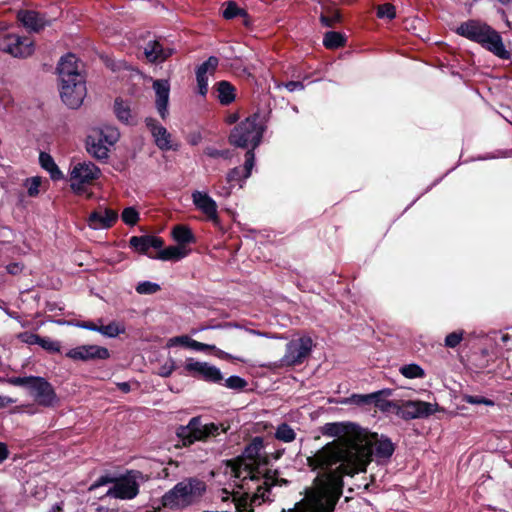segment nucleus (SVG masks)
Returning a JSON list of instances; mask_svg holds the SVG:
<instances>
[{
  "instance_id": "2",
  "label": "nucleus",
  "mask_w": 512,
  "mask_h": 512,
  "mask_svg": "<svg viewBox=\"0 0 512 512\" xmlns=\"http://www.w3.org/2000/svg\"><path fill=\"white\" fill-rule=\"evenodd\" d=\"M263 449V439L255 437L244 449L241 458L232 466V472L236 479H243V488L247 489L252 505H261L269 500L270 490L273 486L286 484L284 479H278L276 472L268 471L257 464V458Z\"/></svg>"
},
{
  "instance_id": "32",
  "label": "nucleus",
  "mask_w": 512,
  "mask_h": 512,
  "mask_svg": "<svg viewBox=\"0 0 512 512\" xmlns=\"http://www.w3.org/2000/svg\"><path fill=\"white\" fill-rule=\"evenodd\" d=\"M172 237L179 246H185L195 242L191 229L185 225H176L172 230Z\"/></svg>"
},
{
  "instance_id": "6",
  "label": "nucleus",
  "mask_w": 512,
  "mask_h": 512,
  "mask_svg": "<svg viewBox=\"0 0 512 512\" xmlns=\"http://www.w3.org/2000/svg\"><path fill=\"white\" fill-rule=\"evenodd\" d=\"M227 431L223 423H204L200 416L193 417L187 425H181L176 430V435L184 446H189L196 441H206Z\"/></svg>"
},
{
  "instance_id": "60",
  "label": "nucleus",
  "mask_w": 512,
  "mask_h": 512,
  "mask_svg": "<svg viewBox=\"0 0 512 512\" xmlns=\"http://www.w3.org/2000/svg\"><path fill=\"white\" fill-rule=\"evenodd\" d=\"M214 351H215L216 356L221 358V359L227 360V359H231L232 358V356L230 354H228V353H226V352H224V351H222L220 349L216 348Z\"/></svg>"
},
{
  "instance_id": "10",
  "label": "nucleus",
  "mask_w": 512,
  "mask_h": 512,
  "mask_svg": "<svg viewBox=\"0 0 512 512\" xmlns=\"http://www.w3.org/2000/svg\"><path fill=\"white\" fill-rule=\"evenodd\" d=\"M255 165V154L252 151H247L245 154V163L243 169L239 167H234L226 175L227 184H218L215 187V194L217 196L228 198L234 186L236 184L239 185L240 188L243 187L244 182L251 176L252 169Z\"/></svg>"
},
{
  "instance_id": "15",
  "label": "nucleus",
  "mask_w": 512,
  "mask_h": 512,
  "mask_svg": "<svg viewBox=\"0 0 512 512\" xmlns=\"http://www.w3.org/2000/svg\"><path fill=\"white\" fill-rule=\"evenodd\" d=\"M438 410L436 403L424 401H405L401 405L397 404L396 414L404 420L417 418H426Z\"/></svg>"
},
{
  "instance_id": "8",
  "label": "nucleus",
  "mask_w": 512,
  "mask_h": 512,
  "mask_svg": "<svg viewBox=\"0 0 512 512\" xmlns=\"http://www.w3.org/2000/svg\"><path fill=\"white\" fill-rule=\"evenodd\" d=\"M257 117H248L240 122L229 136V142L240 148H249L252 151L260 144L263 129L257 123Z\"/></svg>"
},
{
  "instance_id": "12",
  "label": "nucleus",
  "mask_w": 512,
  "mask_h": 512,
  "mask_svg": "<svg viewBox=\"0 0 512 512\" xmlns=\"http://www.w3.org/2000/svg\"><path fill=\"white\" fill-rule=\"evenodd\" d=\"M314 344L310 336L292 339L286 345V352L281 358V366L302 364L312 351Z\"/></svg>"
},
{
  "instance_id": "19",
  "label": "nucleus",
  "mask_w": 512,
  "mask_h": 512,
  "mask_svg": "<svg viewBox=\"0 0 512 512\" xmlns=\"http://www.w3.org/2000/svg\"><path fill=\"white\" fill-rule=\"evenodd\" d=\"M153 90L155 91L156 99L155 106L156 110L159 113L160 117L163 120H166L169 111H168V103H169V94H170V84L168 80L158 79L153 82Z\"/></svg>"
},
{
  "instance_id": "13",
  "label": "nucleus",
  "mask_w": 512,
  "mask_h": 512,
  "mask_svg": "<svg viewBox=\"0 0 512 512\" xmlns=\"http://www.w3.org/2000/svg\"><path fill=\"white\" fill-rule=\"evenodd\" d=\"M100 176V169L92 162L76 163L70 173L71 189L80 194L84 186L91 184Z\"/></svg>"
},
{
  "instance_id": "46",
  "label": "nucleus",
  "mask_w": 512,
  "mask_h": 512,
  "mask_svg": "<svg viewBox=\"0 0 512 512\" xmlns=\"http://www.w3.org/2000/svg\"><path fill=\"white\" fill-rule=\"evenodd\" d=\"M463 401L466 403H469V404H473V405H480V404H483L486 406L494 405V402L492 400L487 399L480 395H464Z\"/></svg>"
},
{
  "instance_id": "33",
  "label": "nucleus",
  "mask_w": 512,
  "mask_h": 512,
  "mask_svg": "<svg viewBox=\"0 0 512 512\" xmlns=\"http://www.w3.org/2000/svg\"><path fill=\"white\" fill-rule=\"evenodd\" d=\"M217 98L222 105H229L235 100V88L227 81L217 84Z\"/></svg>"
},
{
  "instance_id": "54",
  "label": "nucleus",
  "mask_w": 512,
  "mask_h": 512,
  "mask_svg": "<svg viewBox=\"0 0 512 512\" xmlns=\"http://www.w3.org/2000/svg\"><path fill=\"white\" fill-rule=\"evenodd\" d=\"M75 326L82 328V329H87L90 331L100 332V325H97L96 323H94L92 321L77 322V323H75Z\"/></svg>"
},
{
  "instance_id": "31",
  "label": "nucleus",
  "mask_w": 512,
  "mask_h": 512,
  "mask_svg": "<svg viewBox=\"0 0 512 512\" xmlns=\"http://www.w3.org/2000/svg\"><path fill=\"white\" fill-rule=\"evenodd\" d=\"M224 5H225V8L222 11V15L225 19L230 20V19H233V18L239 16V17L243 18V24L245 26L250 25V20H249L247 12L244 9L240 8L235 2L229 1V2L225 3Z\"/></svg>"
},
{
  "instance_id": "4",
  "label": "nucleus",
  "mask_w": 512,
  "mask_h": 512,
  "mask_svg": "<svg viewBox=\"0 0 512 512\" xmlns=\"http://www.w3.org/2000/svg\"><path fill=\"white\" fill-rule=\"evenodd\" d=\"M207 491L205 481L197 477L184 478L162 496L164 507L185 509L198 504Z\"/></svg>"
},
{
  "instance_id": "17",
  "label": "nucleus",
  "mask_w": 512,
  "mask_h": 512,
  "mask_svg": "<svg viewBox=\"0 0 512 512\" xmlns=\"http://www.w3.org/2000/svg\"><path fill=\"white\" fill-rule=\"evenodd\" d=\"M66 357L74 361L103 360L109 357V351L98 345H81L67 351Z\"/></svg>"
},
{
  "instance_id": "42",
  "label": "nucleus",
  "mask_w": 512,
  "mask_h": 512,
  "mask_svg": "<svg viewBox=\"0 0 512 512\" xmlns=\"http://www.w3.org/2000/svg\"><path fill=\"white\" fill-rule=\"evenodd\" d=\"M377 16L382 19L392 20L396 16L395 6L390 3L379 5L377 7Z\"/></svg>"
},
{
  "instance_id": "49",
  "label": "nucleus",
  "mask_w": 512,
  "mask_h": 512,
  "mask_svg": "<svg viewBox=\"0 0 512 512\" xmlns=\"http://www.w3.org/2000/svg\"><path fill=\"white\" fill-rule=\"evenodd\" d=\"M205 155H207L210 158H224L228 159L231 157V153L229 150H218L214 147H207L204 150Z\"/></svg>"
},
{
  "instance_id": "62",
  "label": "nucleus",
  "mask_w": 512,
  "mask_h": 512,
  "mask_svg": "<svg viewBox=\"0 0 512 512\" xmlns=\"http://www.w3.org/2000/svg\"><path fill=\"white\" fill-rule=\"evenodd\" d=\"M117 385H118L119 389L124 393H128L130 391V385L128 382H121V383H118Z\"/></svg>"
},
{
  "instance_id": "41",
  "label": "nucleus",
  "mask_w": 512,
  "mask_h": 512,
  "mask_svg": "<svg viewBox=\"0 0 512 512\" xmlns=\"http://www.w3.org/2000/svg\"><path fill=\"white\" fill-rule=\"evenodd\" d=\"M121 218L126 225L133 226L139 220V213L133 207H127L123 210Z\"/></svg>"
},
{
  "instance_id": "27",
  "label": "nucleus",
  "mask_w": 512,
  "mask_h": 512,
  "mask_svg": "<svg viewBox=\"0 0 512 512\" xmlns=\"http://www.w3.org/2000/svg\"><path fill=\"white\" fill-rule=\"evenodd\" d=\"M109 146L103 142L94 132L87 138V151L97 159H106L109 153Z\"/></svg>"
},
{
  "instance_id": "26",
  "label": "nucleus",
  "mask_w": 512,
  "mask_h": 512,
  "mask_svg": "<svg viewBox=\"0 0 512 512\" xmlns=\"http://www.w3.org/2000/svg\"><path fill=\"white\" fill-rule=\"evenodd\" d=\"M129 244L136 251L147 253L150 248H161L164 242L161 238L155 236H133L130 238Z\"/></svg>"
},
{
  "instance_id": "45",
  "label": "nucleus",
  "mask_w": 512,
  "mask_h": 512,
  "mask_svg": "<svg viewBox=\"0 0 512 512\" xmlns=\"http://www.w3.org/2000/svg\"><path fill=\"white\" fill-rule=\"evenodd\" d=\"M41 185L40 177H32L26 180L25 186L27 187V193L31 197H35L39 194V187Z\"/></svg>"
},
{
  "instance_id": "28",
  "label": "nucleus",
  "mask_w": 512,
  "mask_h": 512,
  "mask_svg": "<svg viewBox=\"0 0 512 512\" xmlns=\"http://www.w3.org/2000/svg\"><path fill=\"white\" fill-rule=\"evenodd\" d=\"M114 112L118 120L126 125H135L137 123L136 115L131 110L129 103L121 99L115 100Z\"/></svg>"
},
{
  "instance_id": "5",
  "label": "nucleus",
  "mask_w": 512,
  "mask_h": 512,
  "mask_svg": "<svg viewBox=\"0 0 512 512\" xmlns=\"http://www.w3.org/2000/svg\"><path fill=\"white\" fill-rule=\"evenodd\" d=\"M456 33L481 44L482 47L501 59L510 58V53L506 50L500 34L486 23L468 20L456 28Z\"/></svg>"
},
{
  "instance_id": "53",
  "label": "nucleus",
  "mask_w": 512,
  "mask_h": 512,
  "mask_svg": "<svg viewBox=\"0 0 512 512\" xmlns=\"http://www.w3.org/2000/svg\"><path fill=\"white\" fill-rule=\"evenodd\" d=\"M188 348H191V349L196 350V351H206V350H215L216 346L215 345L201 343V342H198V341H196V340L191 338Z\"/></svg>"
},
{
  "instance_id": "24",
  "label": "nucleus",
  "mask_w": 512,
  "mask_h": 512,
  "mask_svg": "<svg viewBox=\"0 0 512 512\" xmlns=\"http://www.w3.org/2000/svg\"><path fill=\"white\" fill-rule=\"evenodd\" d=\"M374 435V448L371 447L372 440L366 439V435H362V439L365 443H367V446L371 450L370 455L374 452L375 455L382 459H388L392 456L394 452V445L388 438H380L377 439V434ZM371 456H369L370 458Z\"/></svg>"
},
{
  "instance_id": "1",
  "label": "nucleus",
  "mask_w": 512,
  "mask_h": 512,
  "mask_svg": "<svg viewBox=\"0 0 512 512\" xmlns=\"http://www.w3.org/2000/svg\"><path fill=\"white\" fill-rule=\"evenodd\" d=\"M322 433L338 439L307 457V465L318 474L313 487L295 504L294 512H333L342 495L343 476L363 472L369 463L371 450L362 439L367 433L358 425L326 423Z\"/></svg>"
},
{
  "instance_id": "34",
  "label": "nucleus",
  "mask_w": 512,
  "mask_h": 512,
  "mask_svg": "<svg viewBox=\"0 0 512 512\" xmlns=\"http://www.w3.org/2000/svg\"><path fill=\"white\" fill-rule=\"evenodd\" d=\"M109 147L113 146L119 139L120 133L116 127L105 125L101 128L93 130Z\"/></svg>"
},
{
  "instance_id": "48",
  "label": "nucleus",
  "mask_w": 512,
  "mask_h": 512,
  "mask_svg": "<svg viewBox=\"0 0 512 512\" xmlns=\"http://www.w3.org/2000/svg\"><path fill=\"white\" fill-rule=\"evenodd\" d=\"M376 394H354L351 396L350 401L356 405H367L371 404Z\"/></svg>"
},
{
  "instance_id": "14",
  "label": "nucleus",
  "mask_w": 512,
  "mask_h": 512,
  "mask_svg": "<svg viewBox=\"0 0 512 512\" xmlns=\"http://www.w3.org/2000/svg\"><path fill=\"white\" fill-rule=\"evenodd\" d=\"M184 371L187 375L207 382L218 383L223 380L222 373L216 366L208 362L197 361L194 358L185 360Z\"/></svg>"
},
{
  "instance_id": "23",
  "label": "nucleus",
  "mask_w": 512,
  "mask_h": 512,
  "mask_svg": "<svg viewBox=\"0 0 512 512\" xmlns=\"http://www.w3.org/2000/svg\"><path fill=\"white\" fill-rule=\"evenodd\" d=\"M218 58L211 56L204 63H202L196 71V79L199 93L205 96L208 91V72H214L218 66Z\"/></svg>"
},
{
  "instance_id": "16",
  "label": "nucleus",
  "mask_w": 512,
  "mask_h": 512,
  "mask_svg": "<svg viewBox=\"0 0 512 512\" xmlns=\"http://www.w3.org/2000/svg\"><path fill=\"white\" fill-rule=\"evenodd\" d=\"M191 198L196 209L208 220L213 223L219 222L217 203L207 192L195 190L192 192Z\"/></svg>"
},
{
  "instance_id": "37",
  "label": "nucleus",
  "mask_w": 512,
  "mask_h": 512,
  "mask_svg": "<svg viewBox=\"0 0 512 512\" xmlns=\"http://www.w3.org/2000/svg\"><path fill=\"white\" fill-rule=\"evenodd\" d=\"M276 439L289 443L295 440L296 433L294 429L286 423L280 424L275 431Z\"/></svg>"
},
{
  "instance_id": "63",
  "label": "nucleus",
  "mask_w": 512,
  "mask_h": 512,
  "mask_svg": "<svg viewBox=\"0 0 512 512\" xmlns=\"http://www.w3.org/2000/svg\"><path fill=\"white\" fill-rule=\"evenodd\" d=\"M249 332L251 334H254V335H257V336L270 337L267 333H263V332H260V331H257V330H249Z\"/></svg>"
},
{
  "instance_id": "52",
  "label": "nucleus",
  "mask_w": 512,
  "mask_h": 512,
  "mask_svg": "<svg viewBox=\"0 0 512 512\" xmlns=\"http://www.w3.org/2000/svg\"><path fill=\"white\" fill-rule=\"evenodd\" d=\"M190 340H191V338L187 335L176 336V337L170 338L168 340L167 345L169 347L176 346V345H182L185 347H189Z\"/></svg>"
},
{
  "instance_id": "59",
  "label": "nucleus",
  "mask_w": 512,
  "mask_h": 512,
  "mask_svg": "<svg viewBox=\"0 0 512 512\" xmlns=\"http://www.w3.org/2000/svg\"><path fill=\"white\" fill-rule=\"evenodd\" d=\"M8 455L9 451L6 444L0 442V464L8 458Z\"/></svg>"
},
{
  "instance_id": "64",
  "label": "nucleus",
  "mask_w": 512,
  "mask_h": 512,
  "mask_svg": "<svg viewBox=\"0 0 512 512\" xmlns=\"http://www.w3.org/2000/svg\"><path fill=\"white\" fill-rule=\"evenodd\" d=\"M49 512H61V508L58 505H55Z\"/></svg>"
},
{
  "instance_id": "11",
  "label": "nucleus",
  "mask_w": 512,
  "mask_h": 512,
  "mask_svg": "<svg viewBox=\"0 0 512 512\" xmlns=\"http://www.w3.org/2000/svg\"><path fill=\"white\" fill-rule=\"evenodd\" d=\"M0 51L15 58H27L34 52V41L14 32H0Z\"/></svg>"
},
{
  "instance_id": "3",
  "label": "nucleus",
  "mask_w": 512,
  "mask_h": 512,
  "mask_svg": "<svg viewBox=\"0 0 512 512\" xmlns=\"http://www.w3.org/2000/svg\"><path fill=\"white\" fill-rule=\"evenodd\" d=\"M62 101L70 108H78L86 96L85 78L74 54L63 56L57 67Z\"/></svg>"
},
{
  "instance_id": "18",
  "label": "nucleus",
  "mask_w": 512,
  "mask_h": 512,
  "mask_svg": "<svg viewBox=\"0 0 512 512\" xmlns=\"http://www.w3.org/2000/svg\"><path fill=\"white\" fill-rule=\"evenodd\" d=\"M145 123L159 149L164 151L175 149L172 142V135L164 126L159 124L156 119L150 117L146 118Z\"/></svg>"
},
{
  "instance_id": "39",
  "label": "nucleus",
  "mask_w": 512,
  "mask_h": 512,
  "mask_svg": "<svg viewBox=\"0 0 512 512\" xmlns=\"http://www.w3.org/2000/svg\"><path fill=\"white\" fill-rule=\"evenodd\" d=\"M399 372L408 379L423 378L425 371L418 364H408L400 367Z\"/></svg>"
},
{
  "instance_id": "44",
  "label": "nucleus",
  "mask_w": 512,
  "mask_h": 512,
  "mask_svg": "<svg viewBox=\"0 0 512 512\" xmlns=\"http://www.w3.org/2000/svg\"><path fill=\"white\" fill-rule=\"evenodd\" d=\"M246 385V380L236 375L230 376L225 380V386L233 390H242Z\"/></svg>"
},
{
  "instance_id": "30",
  "label": "nucleus",
  "mask_w": 512,
  "mask_h": 512,
  "mask_svg": "<svg viewBox=\"0 0 512 512\" xmlns=\"http://www.w3.org/2000/svg\"><path fill=\"white\" fill-rule=\"evenodd\" d=\"M190 253L185 246H168L158 252L157 258L163 261H179Z\"/></svg>"
},
{
  "instance_id": "9",
  "label": "nucleus",
  "mask_w": 512,
  "mask_h": 512,
  "mask_svg": "<svg viewBox=\"0 0 512 512\" xmlns=\"http://www.w3.org/2000/svg\"><path fill=\"white\" fill-rule=\"evenodd\" d=\"M138 475L139 472L129 473L127 476L118 480L107 475L101 476L89 487V491H93L96 488L109 483H114V485L107 490L106 496L118 499H133L139 492V485L137 482Z\"/></svg>"
},
{
  "instance_id": "38",
  "label": "nucleus",
  "mask_w": 512,
  "mask_h": 512,
  "mask_svg": "<svg viewBox=\"0 0 512 512\" xmlns=\"http://www.w3.org/2000/svg\"><path fill=\"white\" fill-rule=\"evenodd\" d=\"M345 38L339 32H327L323 38V44L328 49H336L344 45Z\"/></svg>"
},
{
  "instance_id": "25",
  "label": "nucleus",
  "mask_w": 512,
  "mask_h": 512,
  "mask_svg": "<svg viewBox=\"0 0 512 512\" xmlns=\"http://www.w3.org/2000/svg\"><path fill=\"white\" fill-rule=\"evenodd\" d=\"M172 52V49L165 48L158 40L149 41L144 48V54L150 62H162L166 60Z\"/></svg>"
},
{
  "instance_id": "43",
  "label": "nucleus",
  "mask_w": 512,
  "mask_h": 512,
  "mask_svg": "<svg viewBox=\"0 0 512 512\" xmlns=\"http://www.w3.org/2000/svg\"><path fill=\"white\" fill-rule=\"evenodd\" d=\"M463 336H464V331L463 330H458V331H454L452 333H449L445 337V346L448 347V348H455V347H457L461 343V341L463 340Z\"/></svg>"
},
{
  "instance_id": "58",
  "label": "nucleus",
  "mask_w": 512,
  "mask_h": 512,
  "mask_svg": "<svg viewBox=\"0 0 512 512\" xmlns=\"http://www.w3.org/2000/svg\"><path fill=\"white\" fill-rule=\"evenodd\" d=\"M15 402H16V400L11 397L0 395V409H3L5 407H7L8 405L13 404Z\"/></svg>"
},
{
  "instance_id": "21",
  "label": "nucleus",
  "mask_w": 512,
  "mask_h": 512,
  "mask_svg": "<svg viewBox=\"0 0 512 512\" xmlns=\"http://www.w3.org/2000/svg\"><path fill=\"white\" fill-rule=\"evenodd\" d=\"M118 214L111 209H98L88 217L90 228L99 230L110 228L117 220Z\"/></svg>"
},
{
  "instance_id": "40",
  "label": "nucleus",
  "mask_w": 512,
  "mask_h": 512,
  "mask_svg": "<svg viewBox=\"0 0 512 512\" xmlns=\"http://www.w3.org/2000/svg\"><path fill=\"white\" fill-rule=\"evenodd\" d=\"M160 289L159 284L151 281L139 282L135 287L136 292L141 295H152L160 291Z\"/></svg>"
},
{
  "instance_id": "20",
  "label": "nucleus",
  "mask_w": 512,
  "mask_h": 512,
  "mask_svg": "<svg viewBox=\"0 0 512 512\" xmlns=\"http://www.w3.org/2000/svg\"><path fill=\"white\" fill-rule=\"evenodd\" d=\"M238 481L235 482V485L239 488L240 491H238L237 493H230L226 490H223L221 492V495H219V497L221 498V500L223 502H227V501H232L235 503V506L236 508L238 509H243V510H247V511H253L255 507H257L258 505H252V502L250 500H246V497L248 496L247 494V489L243 488L241 485L243 484V479H237Z\"/></svg>"
},
{
  "instance_id": "22",
  "label": "nucleus",
  "mask_w": 512,
  "mask_h": 512,
  "mask_svg": "<svg viewBox=\"0 0 512 512\" xmlns=\"http://www.w3.org/2000/svg\"><path fill=\"white\" fill-rule=\"evenodd\" d=\"M17 17L25 28L33 32H39L49 25V21L43 15L33 10H21Z\"/></svg>"
},
{
  "instance_id": "55",
  "label": "nucleus",
  "mask_w": 512,
  "mask_h": 512,
  "mask_svg": "<svg viewBox=\"0 0 512 512\" xmlns=\"http://www.w3.org/2000/svg\"><path fill=\"white\" fill-rule=\"evenodd\" d=\"M282 86H284L290 92L304 89V85L300 81H289L287 83H283Z\"/></svg>"
},
{
  "instance_id": "36",
  "label": "nucleus",
  "mask_w": 512,
  "mask_h": 512,
  "mask_svg": "<svg viewBox=\"0 0 512 512\" xmlns=\"http://www.w3.org/2000/svg\"><path fill=\"white\" fill-rule=\"evenodd\" d=\"M125 325L118 321H112L107 325L100 324V334L105 337L115 338L125 332Z\"/></svg>"
},
{
  "instance_id": "50",
  "label": "nucleus",
  "mask_w": 512,
  "mask_h": 512,
  "mask_svg": "<svg viewBox=\"0 0 512 512\" xmlns=\"http://www.w3.org/2000/svg\"><path fill=\"white\" fill-rule=\"evenodd\" d=\"M340 13L338 11H332L329 14L321 15V22L327 27H332L335 23L340 21Z\"/></svg>"
},
{
  "instance_id": "57",
  "label": "nucleus",
  "mask_w": 512,
  "mask_h": 512,
  "mask_svg": "<svg viewBox=\"0 0 512 512\" xmlns=\"http://www.w3.org/2000/svg\"><path fill=\"white\" fill-rule=\"evenodd\" d=\"M24 337H25L24 341L27 342L28 344H38V345L42 338L41 336H39L37 334H25Z\"/></svg>"
},
{
  "instance_id": "7",
  "label": "nucleus",
  "mask_w": 512,
  "mask_h": 512,
  "mask_svg": "<svg viewBox=\"0 0 512 512\" xmlns=\"http://www.w3.org/2000/svg\"><path fill=\"white\" fill-rule=\"evenodd\" d=\"M8 382L14 386L27 388L29 394L41 406L52 407L57 402V396L52 385L42 377H11Z\"/></svg>"
},
{
  "instance_id": "35",
  "label": "nucleus",
  "mask_w": 512,
  "mask_h": 512,
  "mask_svg": "<svg viewBox=\"0 0 512 512\" xmlns=\"http://www.w3.org/2000/svg\"><path fill=\"white\" fill-rule=\"evenodd\" d=\"M39 162L42 168L49 172L53 180H58L63 177L62 172L59 170L58 166L49 154L41 152L39 155Z\"/></svg>"
},
{
  "instance_id": "56",
  "label": "nucleus",
  "mask_w": 512,
  "mask_h": 512,
  "mask_svg": "<svg viewBox=\"0 0 512 512\" xmlns=\"http://www.w3.org/2000/svg\"><path fill=\"white\" fill-rule=\"evenodd\" d=\"M22 269H23V266L18 262L10 263L6 266L7 272L12 275H17V274L21 273Z\"/></svg>"
},
{
  "instance_id": "61",
  "label": "nucleus",
  "mask_w": 512,
  "mask_h": 512,
  "mask_svg": "<svg viewBox=\"0 0 512 512\" xmlns=\"http://www.w3.org/2000/svg\"><path fill=\"white\" fill-rule=\"evenodd\" d=\"M239 119V115L237 113H231L229 114L227 117H226V122L228 124H233L235 122H237Z\"/></svg>"
},
{
  "instance_id": "47",
  "label": "nucleus",
  "mask_w": 512,
  "mask_h": 512,
  "mask_svg": "<svg viewBox=\"0 0 512 512\" xmlns=\"http://www.w3.org/2000/svg\"><path fill=\"white\" fill-rule=\"evenodd\" d=\"M39 346L49 352H59L61 348L60 342L52 340L48 337H42Z\"/></svg>"
},
{
  "instance_id": "51",
  "label": "nucleus",
  "mask_w": 512,
  "mask_h": 512,
  "mask_svg": "<svg viewBox=\"0 0 512 512\" xmlns=\"http://www.w3.org/2000/svg\"><path fill=\"white\" fill-rule=\"evenodd\" d=\"M175 368L176 367L174 360L170 359L159 368L158 375L161 377H169L173 373Z\"/></svg>"
},
{
  "instance_id": "29",
  "label": "nucleus",
  "mask_w": 512,
  "mask_h": 512,
  "mask_svg": "<svg viewBox=\"0 0 512 512\" xmlns=\"http://www.w3.org/2000/svg\"><path fill=\"white\" fill-rule=\"evenodd\" d=\"M376 394V397L373 398L372 403L377 407L380 411L385 413H394L396 414L397 402H393L387 400L385 397H389L392 394L390 389H383L380 391L373 392Z\"/></svg>"
}]
</instances>
